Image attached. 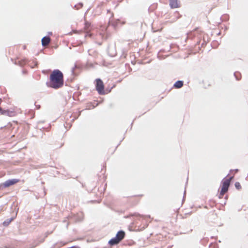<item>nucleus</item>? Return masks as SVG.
I'll use <instances>...</instances> for the list:
<instances>
[{
    "label": "nucleus",
    "instance_id": "obj_1",
    "mask_svg": "<svg viewBox=\"0 0 248 248\" xmlns=\"http://www.w3.org/2000/svg\"><path fill=\"white\" fill-rule=\"evenodd\" d=\"M64 84L63 75L59 69L54 70L49 76V81L46 83L49 87L58 89L62 87Z\"/></svg>",
    "mask_w": 248,
    "mask_h": 248
},
{
    "label": "nucleus",
    "instance_id": "obj_2",
    "mask_svg": "<svg viewBox=\"0 0 248 248\" xmlns=\"http://www.w3.org/2000/svg\"><path fill=\"white\" fill-rule=\"evenodd\" d=\"M233 178V176H231L228 178H224L221 182V189L218 195L219 199H222L228 190L230 185L231 181Z\"/></svg>",
    "mask_w": 248,
    "mask_h": 248
},
{
    "label": "nucleus",
    "instance_id": "obj_3",
    "mask_svg": "<svg viewBox=\"0 0 248 248\" xmlns=\"http://www.w3.org/2000/svg\"><path fill=\"white\" fill-rule=\"evenodd\" d=\"M125 233L123 231H119L116 236L112 239H111L108 243L111 246H113L118 244L120 243L124 237Z\"/></svg>",
    "mask_w": 248,
    "mask_h": 248
},
{
    "label": "nucleus",
    "instance_id": "obj_4",
    "mask_svg": "<svg viewBox=\"0 0 248 248\" xmlns=\"http://www.w3.org/2000/svg\"><path fill=\"white\" fill-rule=\"evenodd\" d=\"M95 87L96 91L99 94H104L105 93L104 83L100 79H96Z\"/></svg>",
    "mask_w": 248,
    "mask_h": 248
},
{
    "label": "nucleus",
    "instance_id": "obj_5",
    "mask_svg": "<svg viewBox=\"0 0 248 248\" xmlns=\"http://www.w3.org/2000/svg\"><path fill=\"white\" fill-rule=\"evenodd\" d=\"M20 182V180L18 179H13L11 180H8L2 184V186L4 187H8L14 185Z\"/></svg>",
    "mask_w": 248,
    "mask_h": 248
},
{
    "label": "nucleus",
    "instance_id": "obj_6",
    "mask_svg": "<svg viewBox=\"0 0 248 248\" xmlns=\"http://www.w3.org/2000/svg\"><path fill=\"white\" fill-rule=\"evenodd\" d=\"M190 33L193 35L195 37H197L199 38H201L203 34V31L199 28H197L192 31Z\"/></svg>",
    "mask_w": 248,
    "mask_h": 248
},
{
    "label": "nucleus",
    "instance_id": "obj_7",
    "mask_svg": "<svg viewBox=\"0 0 248 248\" xmlns=\"http://www.w3.org/2000/svg\"><path fill=\"white\" fill-rule=\"evenodd\" d=\"M169 1L171 8H177L179 7L178 0H169Z\"/></svg>",
    "mask_w": 248,
    "mask_h": 248
},
{
    "label": "nucleus",
    "instance_id": "obj_8",
    "mask_svg": "<svg viewBox=\"0 0 248 248\" xmlns=\"http://www.w3.org/2000/svg\"><path fill=\"white\" fill-rule=\"evenodd\" d=\"M51 39L49 37L46 36L42 39V46H47L50 42Z\"/></svg>",
    "mask_w": 248,
    "mask_h": 248
},
{
    "label": "nucleus",
    "instance_id": "obj_9",
    "mask_svg": "<svg viewBox=\"0 0 248 248\" xmlns=\"http://www.w3.org/2000/svg\"><path fill=\"white\" fill-rule=\"evenodd\" d=\"M90 26H91V25L89 23L86 22L85 23L84 31L87 32V34L86 35L85 37H87V36L91 37L92 35L91 34H89L88 33V31H90Z\"/></svg>",
    "mask_w": 248,
    "mask_h": 248
},
{
    "label": "nucleus",
    "instance_id": "obj_10",
    "mask_svg": "<svg viewBox=\"0 0 248 248\" xmlns=\"http://www.w3.org/2000/svg\"><path fill=\"white\" fill-rule=\"evenodd\" d=\"M16 115V112L14 111H11L10 110H6L4 115H7L9 117H14Z\"/></svg>",
    "mask_w": 248,
    "mask_h": 248
},
{
    "label": "nucleus",
    "instance_id": "obj_11",
    "mask_svg": "<svg viewBox=\"0 0 248 248\" xmlns=\"http://www.w3.org/2000/svg\"><path fill=\"white\" fill-rule=\"evenodd\" d=\"M183 84H184L183 81L179 80V81H176L175 83V84L173 85V87L175 88L179 89V88H181L183 86Z\"/></svg>",
    "mask_w": 248,
    "mask_h": 248
},
{
    "label": "nucleus",
    "instance_id": "obj_12",
    "mask_svg": "<svg viewBox=\"0 0 248 248\" xmlns=\"http://www.w3.org/2000/svg\"><path fill=\"white\" fill-rule=\"evenodd\" d=\"M14 219L13 218L9 219H7L3 222V225L4 226H7Z\"/></svg>",
    "mask_w": 248,
    "mask_h": 248
},
{
    "label": "nucleus",
    "instance_id": "obj_13",
    "mask_svg": "<svg viewBox=\"0 0 248 248\" xmlns=\"http://www.w3.org/2000/svg\"><path fill=\"white\" fill-rule=\"evenodd\" d=\"M234 185L235 188L238 190H240L242 188L241 184L239 182H236Z\"/></svg>",
    "mask_w": 248,
    "mask_h": 248
},
{
    "label": "nucleus",
    "instance_id": "obj_14",
    "mask_svg": "<svg viewBox=\"0 0 248 248\" xmlns=\"http://www.w3.org/2000/svg\"><path fill=\"white\" fill-rule=\"evenodd\" d=\"M141 196H142V195L134 196L132 197L131 200H138V201H139L140 200V197Z\"/></svg>",
    "mask_w": 248,
    "mask_h": 248
},
{
    "label": "nucleus",
    "instance_id": "obj_15",
    "mask_svg": "<svg viewBox=\"0 0 248 248\" xmlns=\"http://www.w3.org/2000/svg\"><path fill=\"white\" fill-rule=\"evenodd\" d=\"M6 110L3 109L2 108L0 107V114L1 115H4Z\"/></svg>",
    "mask_w": 248,
    "mask_h": 248
},
{
    "label": "nucleus",
    "instance_id": "obj_16",
    "mask_svg": "<svg viewBox=\"0 0 248 248\" xmlns=\"http://www.w3.org/2000/svg\"><path fill=\"white\" fill-rule=\"evenodd\" d=\"M238 170L237 169L235 170H231L230 172H234V173H236V172H237Z\"/></svg>",
    "mask_w": 248,
    "mask_h": 248
},
{
    "label": "nucleus",
    "instance_id": "obj_17",
    "mask_svg": "<svg viewBox=\"0 0 248 248\" xmlns=\"http://www.w3.org/2000/svg\"><path fill=\"white\" fill-rule=\"evenodd\" d=\"M26 48V46L24 45V46H23V49H25Z\"/></svg>",
    "mask_w": 248,
    "mask_h": 248
}]
</instances>
